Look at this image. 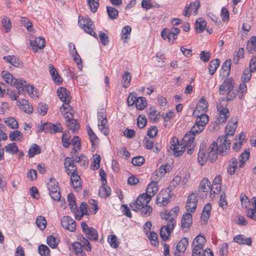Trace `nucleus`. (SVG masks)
Wrapping results in <instances>:
<instances>
[{"label":"nucleus","instance_id":"22","mask_svg":"<svg viewBox=\"0 0 256 256\" xmlns=\"http://www.w3.org/2000/svg\"><path fill=\"white\" fill-rule=\"evenodd\" d=\"M58 96L60 99L64 103H69L70 101V96L69 92L62 87L60 88L57 90Z\"/></svg>","mask_w":256,"mask_h":256},{"label":"nucleus","instance_id":"16","mask_svg":"<svg viewBox=\"0 0 256 256\" xmlns=\"http://www.w3.org/2000/svg\"><path fill=\"white\" fill-rule=\"evenodd\" d=\"M200 6L199 1H196L190 2L188 6H186L184 10V15L185 16H190V14L196 15L198 14V10Z\"/></svg>","mask_w":256,"mask_h":256},{"label":"nucleus","instance_id":"62","mask_svg":"<svg viewBox=\"0 0 256 256\" xmlns=\"http://www.w3.org/2000/svg\"><path fill=\"white\" fill-rule=\"evenodd\" d=\"M122 82L123 86L128 88L130 84L131 80V74L129 72H126L122 76Z\"/></svg>","mask_w":256,"mask_h":256},{"label":"nucleus","instance_id":"46","mask_svg":"<svg viewBox=\"0 0 256 256\" xmlns=\"http://www.w3.org/2000/svg\"><path fill=\"white\" fill-rule=\"evenodd\" d=\"M20 83H22V84H23V82H24V86H22V88H23V94H24L25 90H26L28 92V93L30 96H31V97L34 96V86H32L28 84H26V82L25 80H24L22 79H20Z\"/></svg>","mask_w":256,"mask_h":256},{"label":"nucleus","instance_id":"9","mask_svg":"<svg viewBox=\"0 0 256 256\" xmlns=\"http://www.w3.org/2000/svg\"><path fill=\"white\" fill-rule=\"evenodd\" d=\"M48 188L51 198L55 200H59L60 198V194L58 183L54 179H50L48 182Z\"/></svg>","mask_w":256,"mask_h":256},{"label":"nucleus","instance_id":"47","mask_svg":"<svg viewBox=\"0 0 256 256\" xmlns=\"http://www.w3.org/2000/svg\"><path fill=\"white\" fill-rule=\"evenodd\" d=\"M136 108L138 110H142L147 106L146 98L144 97L140 96L137 98L135 104Z\"/></svg>","mask_w":256,"mask_h":256},{"label":"nucleus","instance_id":"41","mask_svg":"<svg viewBox=\"0 0 256 256\" xmlns=\"http://www.w3.org/2000/svg\"><path fill=\"white\" fill-rule=\"evenodd\" d=\"M236 122L234 123L228 122L226 128V134L224 136H226L228 138V136H233L236 128Z\"/></svg>","mask_w":256,"mask_h":256},{"label":"nucleus","instance_id":"50","mask_svg":"<svg viewBox=\"0 0 256 256\" xmlns=\"http://www.w3.org/2000/svg\"><path fill=\"white\" fill-rule=\"evenodd\" d=\"M231 60H227L222 64V70L224 76H228L230 72Z\"/></svg>","mask_w":256,"mask_h":256},{"label":"nucleus","instance_id":"54","mask_svg":"<svg viewBox=\"0 0 256 256\" xmlns=\"http://www.w3.org/2000/svg\"><path fill=\"white\" fill-rule=\"evenodd\" d=\"M106 10L109 18L112 20H114L118 16V11L114 8L107 6Z\"/></svg>","mask_w":256,"mask_h":256},{"label":"nucleus","instance_id":"2","mask_svg":"<svg viewBox=\"0 0 256 256\" xmlns=\"http://www.w3.org/2000/svg\"><path fill=\"white\" fill-rule=\"evenodd\" d=\"M230 140L226 136H221L216 142H213L208 148V158L211 162L215 161L218 154L222 156L226 154L230 148Z\"/></svg>","mask_w":256,"mask_h":256},{"label":"nucleus","instance_id":"64","mask_svg":"<svg viewBox=\"0 0 256 256\" xmlns=\"http://www.w3.org/2000/svg\"><path fill=\"white\" fill-rule=\"evenodd\" d=\"M47 244L52 248H55L57 247L58 241L53 236H49L47 238Z\"/></svg>","mask_w":256,"mask_h":256},{"label":"nucleus","instance_id":"55","mask_svg":"<svg viewBox=\"0 0 256 256\" xmlns=\"http://www.w3.org/2000/svg\"><path fill=\"white\" fill-rule=\"evenodd\" d=\"M132 31L131 27L129 26H124L122 30V40H124V42H125L126 40L128 38L130 34Z\"/></svg>","mask_w":256,"mask_h":256},{"label":"nucleus","instance_id":"7","mask_svg":"<svg viewBox=\"0 0 256 256\" xmlns=\"http://www.w3.org/2000/svg\"><path fill=\"white\" fill-rule=\"evenodd\" d=\"M180 32V30L178 28H166L161 32V36L164 40L167 38L170 42L174 43L177 38V35Z\"/></svg>","mask_w":256,"mask_h":256},{"label":"nucleus","instance_id":"34","mask_svg":"<svg viewBox=\"0 0 256 256\" xmlns=\"http://www.w3.org/2000/svg\"><path fill=\"white\" fill-rule=\"evenodd\" d=\"M48 68L50 74L54 81L58 84L61 83L62 82V79L54 66L52 64H49Z\"/></svg>","mask_w":256,"mask_h":256},{"label":"nucleus","instance_id":"5","mask_svg":"<svg viewBox=\"0 0 256 256\" xmlns=\"http://www.w3.org/2000/svg\"><path fill=\"white\" fill-rule=\"evenodd\" d=\"M98 126L100 132L105 136L109 134L108 120L105 110L102 109L98 113Z\"/></svg>","mask_w":256,"mask_h":256},{"label":"nucleus","instance_id":"13","mask_svg":"<svg viewBox=\"0 0 256 256\" xmlns=\"http://www.w3.org/2000/svg\"><path fill=\"white\" fill-rule=\"evenodd\" d=\"M210 182L207 178H204L200 184L198 192L201 197L206 198L210 192Z\"/></svg>","mask_w":256,"mask_h":256},{"label":"nucleus","instance_id":"17","mask_svg":"<svg viewBox=\"0 0 256 256\" xmlns=\"http://www.w3.org/2000/svg\"><path fill=\"white\" fill-rule=\"evenodd\" d=\"M188 244V239L186 238H182L178 244L174 252L176 256H182Z\"/></svg>","mask_w":256,"mask_h":256},{"label":"nucleus","instance_id":"4","mask_svg":"<svg viewBox=\"0 0 256 256\" xmlns=\"http://www.w3.org/2000/svg\"><path fill=\"white\" fill-rule=\"evenodd\" d=\"M226 102L222 100L217 104L216 108L218 113L216 116L215 122L216 124H223L226 122L230 113L228 109L226 107Z\"/></svg>","mask_w":256,"mask_h":256},{"label":"nucleus","instance_id":"33","mask_svg":"<svg viewBox=\"0 0 256 256\" xmlns=\"http://www.w3.org/2000/svg\"><path fill=\"white\" fill-rule=\"evenodd\" d=\"M72 249L76 256H87L86 253L78 242L72 243Z\"/></svg>","mask_w":256,"mask_h":256},{"label":"nucleus","instance_id":"31","mask_svg":"<svg viewBox=\"0 0 256 256\" xmlns=\"http://www.w3.org/2000/svg\"><path fill=\"white\" fill-rule=\"evenodd\" d=\"M66 124L74 132L78 131L80 128V125L78 122L72 118H66Z\"/></svg>","mask_w":256,"mask_h":256},{"label":"nucleus","instance_id":"18","mask_svg":"<svg viewBox=\"0 0 256 256\" xmlns=\"http://www.w3.org/2000/svg\"><path fill=\"white\" fill-rule=\"evenodd\" d=\"M16 104L20 110L26 113L30 114L32 112V107L28 100L25 99L18 100L16 102Z\"/></svg>","mask_w":256,"mask_h":256},{"label":"nucleus","instance_id":"30","mask_svg":"<svg viewBox=\"0 0 256 256\" xmlns=\"http://www.w3.org/2000/svg\"><path fill=\"white\" fill-rule=\"evenodd\" d=\"M64 167L68 174H70V172H74L76 170V166L74 165V162L68 157L65 158Z\"/></svg>","mask_w":256,"mask_h":256},{"label":"nucleus","instance_id":"48","mask_svg":"<svg viewBox=\"0 0 256 256\" xmlns=\"http://www.w3.org/2000/svg\"><path fill=\"white\" fill-rule=\"evenodd\" d=\"M220 64V60L218 59H216L212 60L209 64V72L211 75H213L217 70Z\"/></svg>","mask_w":256,"mask_h":256},{"label":"nucleus","instance_id":"52","mask_svg":"<svg viewBox=\"0 0 256 256\" xmlns=\"http://www.w3.org/2000/svg\"><path fill=\"white\" fill-rule=\"evenodd\" d=\"M2 26L5 30L6 32H8L10 30L12 24L10 19L8 17L6 16H3L2 20Z\"/></svg>","mask_w":256,"mask_h":256},{"label":"nucleus","instance_id":"19","mask_svg":"<svg viewBox=\"0 0 256 256\" xmlns=\"http://www.w3.org/2000/svg\"><path fill=\"white\" fill-rule=\"evenodd\" d=\"M192 215L187 213L183 215L181 220L182 228V230L186 231L190 228L192 224Z\"/></svg>","mask_w":256,"mask_h":256},{"label":"nucleus","instance_id":"58","mask_svg":"<svg viewBox=\"0 0 256 256\" xmlns=\"http://www.w3.org/2000/svg\"><path fill=\"white\" fill-rule=\"evenodd\" d=\"M88 134L92 142V144L94 146L97 144L98 142V138L90 127L88 128Z\"/></svg>","mask_w":256,"mask_h":256},{"label":"nucleus","instance_id":"40","mask_svg":"<svg viewBox=\"0 0 256 256\" xmlns=\"http://www.w3.org/2000/svg\"><path fill=\"white\" fill-rule=\"evenodd\" d=\"M206 26V22L202 18H200L196 20L195 24V28L196 32H203L205 30Z\"/></svg>","mask_w":256,"mask_h":256},{"label":"nucleus","instance_id":"21","mask_svg":"<svg viewBox=\"0 0 256 256\" xmlns=\"http://www.w3.org/2000/svg\"><path fill=\"white\" fill-rule=\"evenodd\" d=\"M212 210V206L210 203H207L204 207L202 216L201 222L202 224H206L210 218Z\"/></svg>","mask_w":256,"mask_h":256},{"label":"nucleus","instance_id":"11","mask_svg":"<svg viewBox=\"0 0 256 256\" xmlns=\"http://www.w3.org/2000/svg\"><path fill=\"white\" fill-rule=\"evenodd\" d=\"M208 102L204 98H201L196 105L193 112L194 116H199L206 115V113L208 110Z\"/></svg>","mask_w":256,"mask_h":256},{"label":"nucleus","instance_id":"32","mask_svg":"<svg viewBox=\"0 0 256 256\" xmlns=\"http://www.w3.org/2000/svg\"><path fill=\"white\" fill-rule=\"evenodd\" d=\"M234 240L239 244H246L250 246L252 244V240L250 238H245L244 236L242 234L236 236L234 238Z\"/></svg>","mask_w":256,"mask_h":256},{"label":"nucleus","instance_id":"10","mask_svg":"<svg viewBox=\"0 0 256 256\" xmlns=\"http://www.w3.org/2000/svg\"><path fill=\"white\" fill-rule=\"evenodd\" d=\"M170 144V149L173 152L174 155L176 156H181L186 150L182 143L181 142L180 144L178 138L175 136L172 138Z\"/></svg>","mask_w":256,"mask_h":256},{"label":"nucleus","instance_id":"59","mask_svg":"<svg viewBox=\"0 0 256 256\" xmlns=\"http://www.w3.org/2000/svg\"><path fill=\"white\" fill-rule=\"evenodd\" d=\"M196 118V122L202 125L203 126H205L209 121V118L208 115H203L199 116H195Z\"/></svg>","mask_w":256,"mask_h":256},{"label":"nucleus","instance_id":"25","mask_svg":"<svg viewBox=\"0 0 256 256\" xmlns=\"http://www.w3.org/2000/svg\"><path fill=\"white\" fill-rule=\"evenodd\" d=\"M170 196H168L166 192H161L156 196V204L160 206H164L167 205L170 202Z\"/></svg>","mask_w":256,"mask_h":256},{"label":"nucleus","instance_id":"12","mask_svg":"<svg viewBox=\"0 0 256 256\" xmlns=\"http://www.w3.org/2000/svg\"><path fill=\"white\" fill-rule=\"evenodd\" d=\"M62 226L70 232H74L76 229V223L75 221L70 216H64L61 220Z\"/></svg>","mask_w":256,"mask_h":256},{"label":"nucleus","instance_id":"36","mask_svg":"<svg viewBox=\"0 0 256 256\" xmlns=\"http://www.w3.org/2000/svg\"><path fill=\"white\" fill-rule=\"evenodd\" d=\"M246 50L250 54H253L256 52V37L252 36L248 41Z\"/></svg>","mask_w":256,"mask_h":256},{"label":"nucleus","instance_id":"51","mask_svg":"<svg viewBox=\"0 0 256 256\" xmlns=\"http://www.w3.org/2000/svg\"><path fill=\"white\" fill-rule=\"evenodd\" d=\"M147 236L152 245L156 246L158 244V236L156 232L152 231L150 232L149 233H148Z\"/></svg>","mask_w":256,"mask_h":256},{"label":"nucleus","instance_id":"35","mask_svg":"<svg viewBox=\"0 0 256 256\" xmlns=\"http://www.w3.org/2000/svg\"><path fill=\"white\" fill-rule=\"evenodd\" d=\"M99 195L102 198H106L111 194V189L106 183L102 184V186L99 189Z\"/></svg>","mask_w":256,"mask_h":256},{"label":"nucleus","instance_id":"38","mask_svg":"<svg viewBox=\"0 0 256 256\" xmlns=\"http://www.w3.org/2000/svg\"><path fill=\"white\" fill-rule=\"evenodd\" d=\"M238 168V160L236 158H232L229 161L228 166V172L232 175L234 174L236 168Z\"/></svg>","mask_w":256,"mask_h":256},{"label":"nucleus","instance_id":"28","mask_svg":"<svg viewBox=\"0 0 256 256\" xmlns=\"http://www.w3.org/2000/svg\"><path fill=\"white\" fill-rule=\"evenodd\" d=\"M158 190V184L152 182L148 186L145 194L152 198V197L156 194Z\"/></svg>","mask_w":256,"mask_h":256},{"label":"nucleus","instance_id":"43","mask_svg":"<svg viewBox=\"0 0 256 256\" xmlns=\"http://www.w3.org/2000/svg\"><path fill=\"white\" fill-rule=\"evenodd\" d=\"M70 181L72 186L74 188H78L80 186V176L75 172H70Z\"/></svg>","mask_w":256,"mask_h":256},{"label":"nucleus","instance_id":"6","mask_svg":"<svg viewBox=\"0 0 256 256\" xmlns=\"http://www.w3.org/2000/svg\"><path fill=\"white\" fill-rule=\"evenodd\" d=\"M78 24L80 26H82L86 32L97 38L96 34L93 30L94 26L90 18H84L79 17Z\"/></svg>","mask_w":256,"mask_h":256},{"label":"nucleus","instance_id":"20","mask_svg":"<svg viewBox=\"0 0 256 256\" xmlns=\"http://www.w3.org/2000/svg\"><path fill=\"white\" fill-rule=\"evenodd\" d=\"M22 83H19V84L14 86L18 90H8V94L10 98H11L12 100H18L17 98L18 97L20 94H23V88H22V86H24V82H22Z\"/></svg>","mask_w":256,"mask_h":256},{"label":"nucleus","instance_id":"1","mask_svg":"<svg viewBox=\"0 0 256 256\" xmlns=\"http://www.w3.org/2000/svg\"><path fill=\"white\" fill-rule=\"evenodd\" d=\"M179 208L175 207L170 210H166L161 212L160 216L162 219L166 220V223L163 226L160 230V236L164 240H166L170 236L176 225V218L178 215Z\"/></svg>","mask_w":256,"mask_h":256},{"label":"nucleus","instance_id":"61","mask_svg":"<svg viewBox=\"0 0 256 256\" xmlns=\"http://www.w3.org/2000/svg\"><path fill=\"white\" fill-rule=\"evenodd\" d=\"M38 252L41 256H50V250L46 245L40 244L38 246Z\"/></svg>","mask_w":256,"mask_h":256},{"label":"nucleus","instance_id":"49","mask_svg":"<svg viewBox=\"0 0 256 256\" xmlns=\"http://www.w3.org/2000/svg\"><path fill=\"white\" fill-rule=\"evenodd\" d=\"M22 134L18 130L11 132L9 136V138L11 140L18 142H20L22 140Z\"/></svg>","mask_w":256,"mask_h":256},{"label":"nucleus","instance_id":"29","mask_svg":"<svg viewBox=\"0 0 256 256\" xmlns=\"http://www.w3.org/2000/svg\"><path fill=\"white\" fill-rule=\"evenodd\" d=\"M68 104L64 103L60 108V111L65 118H72L73 117V115L70 112L72 108Z\"/></svg>","mask_w":256,"mask_h":256},{"label":"nucleus","instance_id":"60","mask_svg":"<svg viewBox=\"0 0 256 256\" xmlns=\"http://www.w3.org/2000/svg\"><path fill=\"white\" fill-rule=\"evenodd\" d=\"M40 152V146L36 144H34L28 150V156L32 158L34 155L39 154Z\"/></svg>","mask_w":256,"mask_h":256},{"label":"nucleus","instance_id":"14","mask_svg":"<svg viewBox=\"0 0 256 256\" xmlns=\"http://www.w3.org/2000/svg\"><path fill=\"white\" fill-rule=\"evenodd\" d=\"M41 130H45L46 132L51 134L62 132V128L60 124H54L50 123H45L42 124L40 128Z\"/></svg>","mask_w":256,"mask_h":256},{"label":"nucleus","instance_id":"8","mask_svg":"<svg viewBox=\"0 0 256 256\" xmlns=\"http://www.w3.org/2000/svg\"><path fill=\"white\" fill-rule=\"evenodd\" d=\"M150 200L151 198L145 194H142L138 197L134 202L130 204V206L132 210L137 212L139 209L147 205Z\"/></svg>","mask_w":256,"mask_h":256},{"label":"nucleus","instance_id":"57","mask_svg":"<svg viewBox=\"0 0 256 256\" xmlns=\"http://www.w3.org/2000/svg\"><path fill=\"white\" fill-rule=\"evenodd\" d=\"M204 126L202 125L198 124L195 122V124L191 128L190 133L192 134L194 136L196 134H198L201 132L204 129Z\"/></svg>","mask_w":256,"mask_h":256},{"label":"nucleus","instance_id":"37","mask_svg":"<svg viewBox=\"0 0 256 256\" xmlns=\"http://www.w3.org/2000/svg\"><path fill=\"white\" fill-rule=\"evenodd\" d=\"M4 59L15 67L20 66L22 65V62L20 60L14 56H4Z\"/></svg>","mask_w":256,"mask_h":256},{"label":"nucleus","instance_id":"15","mask_svg":"<svg viewBox=\"0 0 256 256\" xmlns=\"http://www.w3.org/2000/svg\"><path fill=\"white\" fill-rule=\"evenodd\" d=\"M198 198L196 194H190L188 198L186 204V208L188 212H194L197 206Z\"/></svg>","mask_w":256,"mask_h":256},{"label":"nucleus","instance_id":"26","mask_svg":"<svg viewBox=\"0 0 256 256\" xmlns=\"http://www.w3.org/2000/svg\"><path fill=\"white\" fill-rule=\"evenodd\" d=\"M2 76L4 81L10 86H14L19 84L20 79L14 78V76L10 72H2Z\"/></svg>","mask_w":256,"mask_h":256},{"label":"nucleus","instance_id":"56","mask_svg":"<svg viewBox=\"0 0 256 256\" xmlns=\"http://www.w3.org/2000/svg\"><path fill=\"white\" fill-rule=\"evenodd\" d=\"M6 151L11 154H16L18 151V148L16 143L9 144L4 147Z\"/></svg>","mask_w":256,"mask_h":256},{"label":"nucleus","instance_id":"3","mask_svg":"<svg viewBox=\"0 0 256 256\" xmlns=\"http://www.w3.org/2000/svg\"><path fill=\"white\" fill-rule=\"evenodd\" d=\"M238 91L234 88V84L232 78H228L220 86L219 93L221 95H226L228 100H232L236 96Z\"/></svg>","mask_w":256,"mask_h":256},{"label":"nucleus","instance_id":"53","mask_svg":"<svg viewBox=\"0 0 256 256\" xmlns=\"http://www.w3.org/2000/svg\"><path fill=\"white\" fill-rule=\"evenodd\" d=\"M37 226L40 230H44L46 228L47 222L44 216H38L36 219Z\"/></svg>","mask_w":256,"mask_h":256},{"label":"nucleus","instance_id":"27","mask_svg":"<svg viewBox=\"0 0 256 256\" xmlns=\"http://www.w3.org/2000/svg\"><path fill=\"white\" fill-rule=\"evenodd\" d=\"M206 242V238L201 235H198L194 240L192 248L204 249V246Z\"/></svg>","mask_w":256,"mask_h":256},{"label":"nucleus","instance_id":"45","mask_svg":"<svg viewBox=\"0 0 256 256\" xmlns=\"http://www.w3.org/2000/svg\"><path fill=\"white\" fill-rule=\"evenodd\" d=\"M4 123L12 129H16L18 127L17 120L13 117L6 118L4 120Z\"/></svg>","mask_w":256,"mask_h":256},{"label":"nucleus","instance_id":"24","mask_svg":"<svg viewBox=\"0 0 256 256\" xmlns=\"http://www.w3.org/2000/svg\"><path fill=\"white\" fill-rule=\"evenodd\" d=\"M30 44L34 52H36L38 49H42L45 46V40L44 38H36L31 40Z\"/></svg>","mask_w":256,"mask_h":256},{"label":"nucleus","instance_id":"42","mask_svg":"<svg viewBox=\"0 0 256 256\" xmlns=\"http://www.w3.org/2000/svg\"><path fill=\"white\" fill-rule=\"evenodd\" d=\"M250 152L249 150H246L239 158V167L242 168L244 166L246 162L250 157Z\"/></svg>","mask_w":256,"mask_h":256},{"label":"nucleus","instance_id":"39","mask_svg":"<svg viewBox=\"0 0 256 256\" xmlns=\"http://www.w3.org/2000/svg\"><path fill=\"white\" fill-rule=\"evenodd\" d=\"M87 204L85 202H82L80 206V210L78 212H76L75 215V218L77 220H80L84 214H86L87 210Z\"/></svg>","mask_w":256,"mask_h":256},{"label":"nucleus","instance_id":"44","mask_svg":"<svg viewBox=\"0 0 256 256\" xmlns=\"http://www.w3.org/2000/svg\"><path fill=\"white\" fill-rule=\"evenodd\" d=\"M85 234L86 238L90 240L96 241L98 240V232L93 228H91Z\"/></svg>","mask_w":256,"mask_h":256},{"label":"nucleus","instance_id":"23","mask_svg":"<svg viewBox=\"0 0 256 256\" xmlns=\"http://www.w3.org/2000/svg\"><path fill=\"white\" fill-rule=\"evenodd\" d=\"M194 136L190 132L184 135L181 142L186 149V148L195 147Z\"/></svg>","mask_w":256,"mask_h":256},{"label":"nucleus","instance_id":"63","mask_svg":"<svg viewBox=\"0 0 256 256\" xmlns=\"http://www.w3.org/2000/svg\"><path fill=\"white\" fill-rule=\"evenodd\" d=\"M72 143L73 146V152H76L80 148V140L78 136H74L72 140Z\"/></svg>","mask_w":256,"mask_h":256}]
</instances>
